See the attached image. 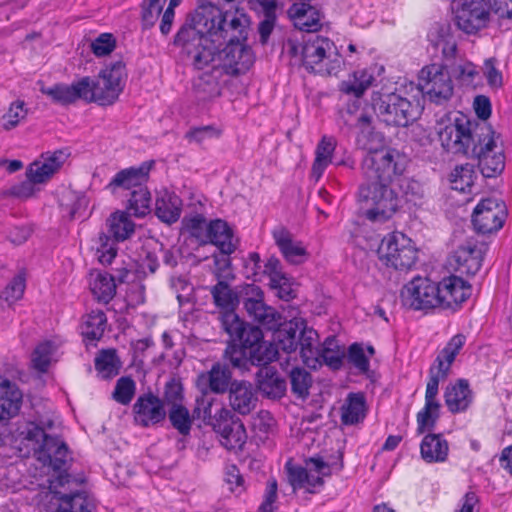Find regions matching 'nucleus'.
I'll use <instances>...</instances> for the list:
<instances>
[{
  "label": "nucleus",
  "mask_w": 512,
  "mask_h": 512,
  "mask_svg": "<svg viewBox=\"0 0 512 512\" xmlns=\"http://www.w3.org/2000/svg\"><path fill=\"white\" fill-rule=\"evenodd\" d=\"M57 512H91V504L82 493L63 495Z\"/></svg>",
  "instance_id": "53"
},
{
  "label": "nucleus",
  "mask_w": 512,
  "mask_h": 512,
  "mask_svg": "<svg viewBox=\"0 0 512 512\" xmlns=\"http://www.w3.org/2000/svg\"><path fill=\"white\" fill-rule=\"evenodd\" d=\"M507 217L506 205L497 198L481 200L472 214V223L478 233L496 232L504 225Z\"/></svg>",
  "instance_id": "16"
},
{
  "label": "nucleus",
  "mask_w": 512,
  "mask_h": 512,
  "mask_svg": "<svg viewBox=\"0 0 512 512\" xmlns=\"http://www.w3.org/2000/svg\"><path fill=\"white\" fill-rule=\"evenodd\" d=\"M474 158L478 160L479 169L486 178L496 177L505 168V155L496 140H494V146H490L487 150L484 149Z\"/></svg>",
  "instance_id": "34"
},
{
  "label": "nucleus",
  "mask_w": 512,
  "mask_h": 512,
  "mask_svg": "<svg viewBox=\"0 0 512 512\" xmlns=\"http://www.w3.org/2000/svg\"><path fill=\"white\" fill-rule=\"evenodd\" d=\"M418 86L421 92L435 104L446 103L453 95V81L445 65L432 63L419 73Z\"/></svg>",
  "instance_id": "13"
},
{
  "label": "nucleus",
  "mask_w": 512,
  "mask_h": 512,
  "mask_svg": "<svg viewBox=\"0 0 512 512\" xmlns=\"http://www.w3.org/2000/svg\"><path fill=\"white\" fill-rule=\"evenodd\" d=\"M194 91L195 97L198 101H208L220 94L218 85L215 81H205L202 78L194 84Z\"/></svg>",
  "instance_id": "63"
},
{
  "label": "nucleus",
  "mask_w": 512,
  "mask_h": 512,
  "mask_svg": "<svg viewBox=\"0 0 512 512\" xmlns=\"http://www.w3.org/2000/svg\"><path fill=\"white\" fill-rule=\"evenodd\" d=\"M449 444L441 433H428L420 443V455L426 463H443L448 459Z\"/></svg>",
  "instance_id": "33"
},
{
  "label": "nucleus",
  "mask_w": 512,
  "mask_h": 512,
  "mask_svg": "<svg viewBox=\"0 0 512 512\" xmlns=\"http://www.w3.org/2000/svg\"><path fill=\"white\" fill-rule=\"evenodd\" d=\"M471 291V285L459 276L451 275L440 282L417 276L403 287L401 297L404 305L414 310L456 311Z\"/></svg>",
  "instance_id": "3"
},
{
  "label": "nucleus",
  "mask_w": 512,
  "mask_h": 512,
  "mask_svg": "<svg viewBox=\"0 0 512 512\" xmlns=\"http://www.w3.org/2000/svg\"><path fill=\"white\" fill-rule=\"evenodd\" d=\"M292 392L299 398H306L312 385L311 374L301 367H293L289 371Z\"/></svg>",
  "instance_id": "49"
},
{
  "label": "nucleus",
  "mask_w": 512,
  "mask_h": 512,
  "mask_svg": "<svg viewBox=\"0 0 512 512\" xmlns=\"http://www.w3.org/2000/svg\"><path fill=\"white\" fill-rule=\"evenodd\" d=\"M127 209L133 212L136 217H144L150 212L151 194L147 187L143 186L131 191Z\"/></svg>",
  "instance_id": "48"
},
{
  "label": "nucleus",
  "mask_w": 512,
  "mask_h": 512,
  "mask_svg": "<svg viewBox=\"0 0 512 512\" xmlns=\"http://www.w3.org/2000/svg\"><path fill=\"white\" fill-rule=\"evenodd\" d=\"M231 370L224 364L216 363L209 371L197 376L196 386L200 392L224 394L232 384Z\"/></svg>",
  "instance_id": "21"
},
{
  "label": "nucleus",
  "mask_w": 512,
  "mask_h": 512,
  "mask_svg": "<svg viewBox=\"0 0 512 512\" xmlns=\"http://www.w3.org/2000/svg\"><path fill=\"white\" fill-rule=\"evenodd\" d=\"M211 294L217 307L224 310V313H234L233 309L238 302L236 293L225 282L219 280L216 285L211 288Z\"/></svg>",
  "instance_id": "46"
},
{
  "label": "nucleus",
  "mask_w": 512,
  "mask_h": 512,
  "mask_svg": "<svg viewBox=\"0 0 512 512\" xmlns=\"http://www.w3.org/2000/svg\"><path fill=\"white\" fill-rule=\"evenodd\" d=\"M135 389V382L130 377H121L116 382L113 399L122 405H127L131 402Z\"/></svg>",
  "instance_id": "57"
},
{
  "label": "nucleus",
  "mask_w": 512,
  "mask_h": 512,
  "mask_svg": "<svg viewBox=\"0 0 512 512\" xmlns=\"http://www.w3.org/2000/svg\"><path fill=\"white\" fill-rule=\"evenodd\" d=\"M133 409L136 421L144 427L157 424L166 416L163 402L151 393L139 396Z\"/></svg>",
  "instance_id": "24"
},
{
  "label": "nucleus",
  "mask_w": 512,
  "mask_h": 512,
  "mask_svg": "<svg viewBox=\"0 0 512 512\" xmlns=\"http://www.w3.org/2000/svg\"><path fill=\"white\" fill-rule=\"evenodd\" d=\"M372 106L378 119L388 126L407 127L421 114L418 102L396 92L374 91Z\"/></svg>",
  "instance_id": "8"
},
{
  "label": "nucleus",
  "mask_w": 512,
  "mask_h": 512,
  "mask_svg": "<svg viewBox=\"0 0 512 512\" xmlns=\"http://www.w3.org/2000/svg\"><path fill=\"white\" fill-rule=\"evenodd\" d=\"M273 340L276 343L277 349H280L287 354L295 352L300 349V337L304 330H313L307 328L303 320H291L284 324L278 325L274 328Z\"/></svg>",
  "instance_id": "25"
},
{
  "label": "nucleus",
  "mask_w": 512,
  "mask_h": 512,
  "mask_svg": "<svg viewBox=\"0 0 512 512\" xmlns=\"http://www.w3.org/2000/svg\"><path fill=\"white\" fill-rule=\"evenodd\" d=\"M294 26L301 31L316 32L321 28L320 12L310 3H294L288 10Z\"/></svg>",
  "instance_id": "32"
},
{
  "label": "nucleus",
  "mask_w": 512,
  "mask_h": 512,
  "mask_svg": "<svg viewBox=\"0 0 512 512\" xmlns=\"http://www.w3.org/2000/svg\"><path fill=\"white\" fill-rule=\"evenodd\" d=\"M107 323L106 315L101 310L87 314L81 324V334L86 340H99L105 331Z\"/></svg>",
  "instance_id": "42"
},
{
  "label": "nucleus",
  "mask_w": 512,
  "mask_h": 512,
  "mask_svg": "<svg viewBox=\"0 0 512 512\" xmlns=\"http://www.w3.org/2000/svg\"><path fill=\"white\" fill-rule=\"evenodd\" d=\"M366 400L362 393H349L341 407V421L345 425L362 422L366 416Z\"/></svg>",
  "instance_id": "37"
},
{
  "label": "nucleus",
  "mask_w": 512,
  "mask_h": 512,
  "mask_svg": "<svg viewBox=\"0 0 512 512\" xmlns=\"http://www.w3.org/2000/svg\"><path fill=\"white\" fill-rule=\"evenodd\" d=\"M221 326L233 340L250 351L252 365L265 366L275 359L277 350L263 341L262 330L240 320L235 313H223Z\"/></svg>",
  "instance_id": "7"
},
{
  "label": "nucleus",
  "mask_w": 512,
  "mask_h": 512,
  "mask_svg": "<svg viewBox=\"0 0 512 512\" xmlns=\"http://www.w3.org/2000/svg\"><path fill=\"white\" fill-rule=\"evenodd\" d=\"M273 238L283 257L292 264H300L307 257L306 248L299 241H294L292 234L284 227L273 230Z\"/></svg>",
  "instance_id": "30"
},
{
  "label": "nucleus",
  "mask_w": 512,
  "mask_h": 512,
  "mask_svg": "<svg viewBox=\"0 0 512 512\" xmlns=\"http://www.w3.org/2000/svg\"><path fill=\"white\" fill-rule=\"evenodd\" d=\"M260 392L272 399L281 398L286 391V382L272 367H263L258 374Z\"/></svg>",
  "instance_id": "35"
},
{
  "label": "nucleus",
  "mask_w": 512,
  "mask_h": 512,
  "mask_svg": "<svg viewBox=\"0 0 512 512\" xmlns=\"http://www.w3.org/2000/svg\"><path fill=\"white\" fill-rule=\"evenodd\" d=\"M55 350L56 347L51 341L40 343L32 354L33 367L40 372H46L49 368Z\"/></svg>",
  "instance_id": "51"
},
{
  "label": "nucleus",
  "mask_w": 512,
  "mask_h": 512,
  "mask_svg": "<svg viewBox=\"0 0 512 512\" xmlns=\"http://www.w3.org/2000/svg\"><path fill=\"white\" fill-rule=\"evenodd\" d=\"M126 76L125 64L119 60L107 65L96 80L88 77L87 103L112 105L124 89Z\"/></svg>",
  "instance_id": "10"
},
{
  "label": "nucleus",
  "mask_w": 512,
  "mask_h": 512,
  "mask_svg": "<svg viewBox=\"0 0 512 512\" xmlns=\"http://www.w3.org/2000/svg\"><path fill=\"white\" fill-rule=\"evenodd\" d=\"M181 386L175 383L167 385L165 397L168 401H173L168 416L172 426L182 435H188L192 426V418L189 410L181 404L176 403L180 400Z\"/></svg>",
  "instance_id": "27"
},
{
  "label": "nucleus",
  "mask_w": 512,
  "mask_h": 512,
  "mask_svg": "<svg viewBox=\"0 0 512 512\" xmlns=\"http://www.w3.org/2000/svg\"><path fill=\"white\" fill-rule=\"evenodd\" d=\"M336 148V140L331 136H323L315 150V159L312 164L311 175L316 180L320 179L325 169L332 163L333 153Z\"/></svg>",
  "instance_id": "39"
},
{
  "label": "nucleus",
  "mask_w": 512,
  "mask_h": 512,
  "mask_svg": "<svg viewBox=\"0 0 512 512\" xmlns=\"http://www.w3.org/2000/svg\"><path fill=\"white\" fill-rule=\"evenodd\" d=\"M429 39L434 49L441 51L444 61L442 64L446 68L452 66L458 60L457 43L454 36L449 33L448 28L441 27L437 32V36L434 38V35L431 33L429 34Z\"/></svg>",
  "instance_id": "38"
},
{
  "label": "nucleus",
  "mask_w": 512,
  "mask_h": 512,
  "mask_svg": "<svg viewBox=\"0 0 512 512\" xmlns=\"http://www.w3.org/2000/svg\"><path fill=\"white\" fill-rule=\"evenodd\" d=\"M231 365L239 369H247L249 364H252L250 359V351L238 344H229L224 353Z\"/></svg>",
  "instance_id": "54"
},
{
  "label": "nucleus",
  "mask_w": 512,
  "mask_h": 512,
  "mask_svg": "<svg viewBox=\"0 0 512 512\" xmlns=\"http://www.w3.org/2000/svg\"><path fill=\"white\" fill-rule=\"evenodd\" d=\"M474 394L468 380L458 379L446 387L444 392L445 405L453 413L465 412L473 403Z\"/></svg>",
  "instance_id": "29"
},
{
  "label": "nucleus",
  "mask_w": 512,
  "mask_h": 512,
  "mask_svg": "<svg viewBox=\"0 0 512 512\" xmlns=\"http://www.w3.org/2000/svg\"><path fill=\"white\" fill-rule=\"evenodd\" d=\"M450 67L456 77L465 84H473L479 77L477 67L470 61L459 59Z\"/></svg>",
  "instance_id": "58"
},
{
  "label": "nucleus",
  "mask_w": 512,
  "mask_h": 512,
  "mask_svg": "<svg viewBox=\"0 0 512 512\" xmlns=\"http://www.w3.org/2000/svg\"><path fill=\"white\" fill-rule=\"evenodd\" d=\"M207 237L222 253L220 257L216 255L213 257L216 267L215 274L217 278H220L223 270L230 265L228 256L236 250L238 241L228 223L221 219L210 222L207 227Z\"/></svg>",
  "instance_id": "15"
},
{
  "label": "nucleus",
  "mask_w": 512,
  "mask_h": 512,
  "mask_svg": "<svg viewBox=\"0 0 512 512\" xmlns=\"http://www.w3.org/2000/svg\"><path fill=\"white\" fill-rule=\"evenodd\" d=\"M251 291L253 296L247 297L243 301L247 314L267 329L274 330V328L280 325V320L282 319L280 313L275 308L264 303L263 292L259 287H253Z\"/></svg>",
  "instance_id": "20"
},
{
  "label": "nucleus",
  "mask_w": 512,
  "mask_h": 512,
  "mask_svg": "<svg viewBox=\"0 0 512 512\" xmlns=\"http://www.w3.org/2000/svg\"><path fill=\"white\" fill-rule=\"evenodd\" d=\"M88 87V76H86L70 85L58 83L52 87L42 88L41 92L49 96L56 103L69 105L75 103L77 100H83L87 103Z\"/></svg>",
  "instance_id": "23"
},
{
  "label": "nucleus",
  "mask_w": 512,
  "mask_h": 512,
  "mask_svg": "<svg viewBox=\"0 0 512 512\" xmlns=\"http://www.w3.org/2000/svg\"><path fill=\"white\" fill-rule=\"evenodd\" d=\"M193 27L178 32L176 43L196 69L210 64L227 74L244 73L253 63L247 39L249 18L238 10L223 12L215 4L198 7L192 18Z\"/></svg>",
  "instance_id": "1"
},
{
  "label": "nucleus",
  "mask_w": 512,
  "mask_h": 512,
  "mask_svg": "<svg viewBox=\"0 0 512 512\" xmlns=\"http://www.w3.org/2000/svg\"><path fill=\"white\" fill-rule=\"evenodd\" d=\"M25 278L23 275H16L2 292V297L9 303L22 298L25 291Z\"/></svg>",
  "instance_id": "62"
},
{
  "label": "nucleus",
  "mask_w": 512,
  "mask_h": 512,
  "mask_svg": "<svg viewBox=\"0 0 512 512\" xmlns=\"http://www.w3.org/2000/svg\"><path fill=\"white\" fill-rule=\"evenodd\" d=\"M166 3V0H144L142 5V23L145 28L152 27Z\"/></svg>",
  "instance_id": "59"
},
{
  "label": "nucleus",
  "mask_w": 512,
  "mask_h": 512,
  "mask_svg": "<svg viewBox=\"0 0 512 512\" xmlns=\"http://www.w3.org/2000/svg\"><path fill=\"white\" fill-rule=\"evenodd\" d=\"M109 237L116 242H122L130 238L135 231V223L125 211H115L106 221Z\"/></svg>",
  "instance_id": "36"
},
{
  "label": "nucleus",
  "mask_w": 512,
  "mask_h": 512,
  "mask_svg": "<svg viewBox=\"0 0 512 512\" xmlns=\"http://www.w3.org/2000/svg\"><path fill=\"white\" fill-rule=\"evenodd\" d=\"M27 116V109L23 100H16L10 104L8 111L1 118V127L5 131L12 130Z\"/></svg>",
  "instance_id": "50"
},
{
  "label": "nucleus",
  "mask_w": 512,
  "mask_h": 512,
  "mask_svg": "<svg viewBox=\"0 0 512 512\" xmlns=\"http://www.w3.org/2000/svg\"><path fill=\"white\" fill-rule=\"evenodd\" d=\"M116 46L115 38L110 33H103L99 35L92 43L91 50L98 56H106L110 54Z\"/></svg>",
  "instance_id": "64"
},
{
  "label": "nucleus",
  "mask_w": 512,
  "mask_h": 512,
  "mask_svg": "<svg viewBox=\"0 0 512 512\" xmlns=\"http://www.w3.org/2000/svg\"><path fill=\"white\" fill-rule=\"evenodd\" d=\"M374 81L375 78L372 72L366 69L358 70L353 73L352 79L340 84V91L348 95L361 97L373 85Z\"/></svg>",
  "instance_id": "43"
},
{
  "label": "nucleus",
  "mask_w": 512,
  "mask_h": 512,
  "mask_svg": "<svg viewBox=\"0 0 512 512\" xmlns=\"http://www.w3.org/2000/svg\"><path fill=\"white\" fill-rule=\"evenodd\" d=\"M23 394L18 386L0 376V420H8L20 410Z\"/></svg>",
  "instance_id": "31"
},
{
  "label": "nucleus",
  "mask_w": 512,
  "mask_h": 512,
  "mask_svg": "<svg viewBox=\"0 0 512 512\" xmlns=\"http://www.w3.org/2000/svg\"><path fill=\"white\" fill-rule=\"evenodd\" d=\"M95 368L103 378H111L119 373L121 362L115 350H103L95 359Z\"/></svg>",
  "instance_id": "47"
},
{
  "label": "nucleus",
  "mask_w": 512,
  "mask_h": 512,
  "mask_svg": "<svg viewBox=\"0 0 512 512\" xmlns=\"http://www.w3.org/2000/svg\"><path fill=\"white\" fill-rule=\"evenodd\" d=\"M287 53L300 60L305 68L321 75L337 74L342 60L334 43L319 35H308L301 42L289 39L286 43Z\"/></svg>",
  "instance_id": "6"
},
{
  "label": "nucleus",
  "mask_w": 512,
  "mask_h": 512,
  "mask_svg": "<svg viewBox=\"0 0 512 512\" xmlns=\"http://www.w3.org/2000/svg\"><path fill=\"white\" fill-rule=\"evenodd\" d=\"M476 177L477 175L473 164L465 163L458 165L450 174L452 189L460 192L470 191Z\"/></svg>",
  "instance_id": "45"
},
{
  "label": "nucleus",
  "mask_w": 512,
  "mask_h": 512,
  "mask_svg": "<svg viewBox=\"0 0 512 512\" xmlns=\"http://www.w3.org/2000/svg\"><path fill=\"white\" fill-rule=\"evenodd\" d=\"M453 10L457 27L466 34H476L488 26L492 9L486 0H455Z\"/></svg>",
  "instance_id": "14"
},
{
  "label": "nucleus",
  "mask_w": 512,
  "mask_h": 512,
  "mask_svg": "<svg viewBox=\"0 0 512 512\" xmlns=\"http://www.w3.org/2000/svg\"><path fill=\"white\" fill-rule=\"evenodd\" d=\"M152 165V162H144L138 167H130L119 171L111 179L107 189L114 194L119 190L140 189L147 182Z\"/></svg>",
  "instance_id": "22"
},
{
  "label": "nucleus",
  "mask_w": 512,
  "mask_h": 512,
  "mask_svg": "<svg viewBox=\"0 0 512 512\" xmlns=\"http://www.w3.org/2000/svg\"><path fill=\"white\" fill-rule=\"evenodd\" d=\"M216 402V398L210 393L201 392V395L196 398L195 407L193 409V417L202 419L204 422L212 425L215 419V414L212 413V407Z\"/></svg>",
  "instance_id": "52"
},
{
  "label": "nucleus",
  "mask_w": 512,
  "mask_h": 512,
  "mask_svg": "<svg viewBox=\"0 0 512 512\" xmlns=\"http://www.w3.org/2000/svg\"><path fill=\"white\" fill-rule=\"evenodd\" d=\"M300 356L303 363L316 369L326 364L333 370L342 366L344 351L334 337H328L322 345L315 330H304L300 337Z\"/></svg>",
  "instance_id": "9"
},
{
  "label": "nucleus",
  "mask_w": 512,
  "mask_h": 512,
  "mask_svg": "<svg viewBox=\"0 0 512 512\" xmlns=\"http://www.w3.org/2000/svg\"><path fill=\"white\" fill-rule=\"evenodd\" d=\"M26 439L35 442L34 452L37 459L55 471H62L69 457L66 443L56 436L48 435L43 428L34 426L27 431Z\"/></svg>",
  "instance_id": "12"
},
{
  "label": "nucleus",
  "mask_w": 512,
  "mask_h": 512,
  "mask_svg": "<svg viewBox=\"0 0 512 512\" xmlns=\"http://www.w3.org/2000/svg\"><path fill=\"white\" fill-rule=\"evenodd\" d=\"M483 250L474 239H468L453 252L450 264L462 275L473 276L481 268Z\"/></svg>",
  "instance_id": "19"
},
{
  "label": "nucleus",
  "mask_w": 512,
  "mask_h": 512,
  "mask_svg": "<svg viewBox=\"0 0 512 512\" xmlns=\"http://www.w3.org/2000/svg\"><path fill=\"white\" fill-rule=\"evenodd\" d=\"M437 134L442 147L449 153L475 157L494 146L495 131L486 122L471 120L458 113L453 119L441 120Z\"/></svg>",
  "instance_id": "4"
},
{
  "label": "nucleus",
  "mask_w": 512,
  "mask_h": 512,
  "mask_svg": "<svg viewBox=\"0 0 512 512\" xmlns=\"http://www.w3.org/2000/svg\"><path fill=\"white\" fill-rule=\"evenodd\" d=\"M407 202L417 205L424 196L423 186L416 180L402 179L399 184Z\"/></svg>",
  "instance_id": "61"
},
{
  "label": "nucleus",
  "mask_w": 512,
  "mask_h": 512,
  "mask_svg": "<svg viewBox=\"0 0 512 512\" xmlns=\"http://www.w3.org/2000/svg\"><path fill=\"white\" fill-rule=\"evenodd\" d=\"M67 157L68 154L62 150L42 156V160L35 161L29 166L26 176L34 183H44L60 169Z\"/></svg>",
  "instance_id": "28"
},
{
  "label": "nucleus",
  "mask_w": 512,
  "mask_h": 512,
  "mask_svg": "<svg viewBox=\"0 0 512 512\" xmlns=\"http://www.w3.org/2000/svg\"><path fill=\"white\" fill-rule=\"evenodd\" d=\"M465 342L466 337L463 334L454 335L439 352L434 363L431 365L425 392V405L417 413L418 434L432 431L435 428L440 416V403L436 399L439 383L448 377L451 365Z\"/></svg>",
  "instance_id": "5"
},
{
  "label": "nucleus",
  "mask_w": 512,
  "mask_h": 512,
  "mask_svg": "<svg viewBox=\"0 0 512 512\" xmlns=\"http://www.w3.org/2000/svg\"><path fill=\"white\" fill-rule=\"evenodd\" d=\"M378 256L387 267L404 271L415 265L417 249L412 245L410 238L403 233L394 232L382 239Z\"/></svg>",
  "instance_id": "11"
},
{
  "label": "nucleus",
  "mask_w": 512,
  "mask_h": 512,
  "mask_svg": "<svg viewBox=\"0 0 512 512\" xmlns=\"http://www.w3.org/2000/svg\"><path fill=\"white\" fill-rule=\"evenodd\" d=\"M222 132V129L216 125L193 127L186 132L185 138L190 143L203 144L207 140L220 138Z\"/></svg>",
  "instance_id": "55"
},
{
  "label": "nucleus",
  "mask_w": 512,
  "mask_h": 512,
  "mask_svg": "<svg viewBox=\"0 0 512 512\" xmlns=\"http://www.w3.org/2000/svg\"><path fill=\"white\" fill-rule=\"evenodd\" d=\"M59 203L62 211L73 219L83 215L88 199L84 194L69 190L62 193Z\"/></svg>",
  "instance_id": "44"
},
{
  "label": "nucleus",
  "mask_w": 512,
  "mask_h": 512,
  "mask_svg": "<svg viewBox=\"0 0 512 512\" xmlns=\"http://www.w3.org/2000/svg\"><path fill=\"white\" fill-rule=\"evenodd\" d=\"M213 429L221 437V444L229 449H241L246 442V430L243 423L234 418L233 413L225 408L215 413V419L212 422Z\"/></svg>",
  "instance_id": "18"
},
{
  "label": "nucleus",
  "mask_w": 512,
  "mask_h": 512,
  "mask_svg": "<svg viewBox=\"0 0 512 512\" xmlns=\"http://www.w3.org/2000/svg\"><path fill=\"white\" fill-rule=\"evenodd\" d=\"M404 169L403 158L392 149L373 150L364 156L358 201L368 207L365 213L367 219L384 222L397 211L401 199L392 184Z\"/></svg>",
  "instance_id": "2"
},
{
  "label": "nucleus",
  "mask_w": 512,
  "mask_h": 512,
  "mask_svg": "<svg viewBox=\"0 0 512 512\" xmlns=\"http://www.w3.org/2000/svg\"><path fill=\"white\" fill-rule=\"evenodd\" d=\"M96 254L99 262L104 265L111 264L117 254V249L114 247V243L105 233L99 234Z\"/></svg>",
  "instance_id": "60"
},
{
  "label": "nucleus",
  "mask_w": 512,
  "mask_h": 512,
  "mask_svg": "<svg viewBox=\"0 0 512 512\" xmlns=\"http://www.w3.org/2000/svg\"><path fill=\"white\" fill-rule=\"evenodd\" d=\"M229 404L234 412L248 415L257 405V394L248 381H234L229 388Z\"/></svg>",
  "instance_id": "26"
},
{
  "label": "nucleus",
  "mask_w": 512,
  "mask_h": 512,
  "mask_svg": "<svg viewBox=\"0 0 512 512\" xmlns=\"http://www.w3.org/2000/svg\"><path fill=\"white\" fill-rule=\"evenodd\" d=\"M182 201L175 194L165 193L156 199L155 213L164 223H175L181 215Z\"/></svg>",
  "instance_id": "40"
},
{
  "label": "nucleus",
  "mask_w": 512,
  "mask_h": 512,
  "mask_svg": "<svg viewBox=\"0 0 512 512\" xmlns=\"http://www.w3.org/2000/svg\"><path fill=\"white\" fill-rule=\"evenodd\" d=\"M89 285L94 297L103 303H108L116 293L114 278L108 273H91Z\"/></svg>",
  "instance_id": "41"
},
{
  "label": "nucleus",
  "mask_w": 512,
  "mask_h": 512,
  "mask_svg": "<svg viewBox=\"0 0 512 512\" xmlns=\"http://www.w3.org/2000/svg\"><path fill=\"white\" fill-rule=\"evenodd\" d=\"M331 475V466L320 457H312L306 462V467L289 469V481L294 489H305L309 493L323 485V477Z\"/></svg>",
  "instance_id": "17"
},
{
  "label": "nucleus",
  "mask_w": 512,
  "mask_h": 512,
  "mask_svg": "<svg viewBox=\"0 0 512 512\" xmlns=\"http://www.w3.org/2000/svg\"><path fill=\"white\" fill-rule=\"evenodd\" d=\"M347 360L360 374H366L370 370V359L360 343H353L349 346Z\"/></svg>",
  "instance_id": "56"
}]
</instances>
